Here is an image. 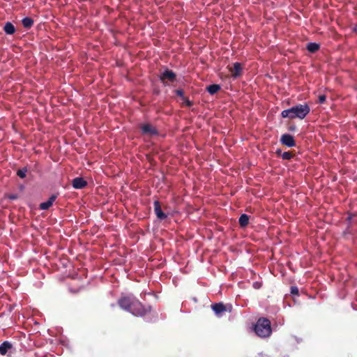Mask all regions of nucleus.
Wrapping results in <instances>:
<instances>
[{"mask_svg":"<svg viewBox=\"0 0 357 357\" xmlns=\"http://www.w3.org/2000/svg\"><path fill=\"white\" fill-rule=\"evenodd\" d=\"M175 93L177 96H180L182 98V100H183L185 98V96H184V91L183 89H176L175 91Z\"/></svg>","mask_w":357,"mask_h":357,"instance_id":"nucleus-21","label":"nucleus"},{"mask_svg":"<svg viewBox=\"0 0 357 357\" xmlns=\"http://www.w3.org/2000/svg\"><path fill=\"white\" fill-rule=\"evenodd\" d=\"M3 30L8 35H12L15 32V28L14 25L9 22L5 24Z\"/></svg>","mask_w":357,"mask_h":357,"instance_id":"nucleus-14","label":"nucleus"},{"mask_svg":"<svg viewBox=\"0 0 357 357\" xmlns=\"http://www.w3.org/2000/svg\"><path fill=\"white\" fill-rule=\"evenodd\" d=\"M294 157V154L291 151H286L282 154V158L283 160H291Z\"/></svg>","mask_w":357,"mask_h":357,"instance_id":"nucleus-20","label":"nucleus"},{"mask_svg":"<svg viewBox=\"0 0 357 357\" xmlns=\"http://www.w3.org/2000/svg\"><path fill=\"white\" fill-rule=\"evenodd\" d=\"M140 129H141L142 133L145 135H149L150 137H152V136L158 135V131L156 129V128L150 123L142 124L140 126Z\"/></svg>","mask_w":357,"mask_h":357,"instance_id":"nucleus-6","label":"nucleus"},{"mask_svg":"<svg viewBox=\"0 0 357 357\" xmlns=\"http://www.w3.org/2000/svg\"><path fill=\"white\" fill-rule=\"evenodd\" d=\"M294 128H295L294 127H290V128H289V130H294Z\"/></svg>","mask_w":357,"mask_h":357,"instance_id":"nucleus-28","label":"nucleus"},{"mask_svg":"<svg viewBox=\"0 0 357 357\" xmlns=\"http://www.w3.org/2000/svg\"><path fill=\"white\" fill-rule=\"evenodd\" d=\"M135 300L132 296H123L118 300V305L121 309L130 312Z\"/></svg>","mask_w":357,"mask_h":357,"instance_id":"nucleus-4","label":"nucleus"},{"mask_svg":"<svg viewBox=\"0 0 357 357\" xmlns=\"http://www.w3.org/2000/svg\"><path fill=\"white\" fill-rule=\"evenodd\" d=\"M261 285H262V284H261V282H255L253 283V287H254L255 289H260V288L261 287Z\"/></svg>","mask_w":357,"mask_h":357,"instance_id":"nucleus-24","label":"nucleus"},{"mask_svg":"<svg viewBox=\"0 0 357 357\" xmlns=\"http://www.w3.org/2000/svg\"><path fill=\"white\" fill-rule=\"evenodd\" d=\"M28 172V169L26 167H23L22 169H18L17 172V175L21 178H24L26 176V173Z\"/></svg>","mask_w":357,"mask_h":357,"instance_id":"nucleus-19","label":"nucleus"},{"mask_svg":"<svg viewBox=\"0 0 357 357\" xmlns=\"http://www.w3.org/2000/svg\"><path fill=\"white\" fill-rule=\"evenodd\" d=\"M86 185L87 182L82 177H76L72 181V185L75 189H82Z\"/></svg>","mask_w":357,"mask_h":357,"instance_id":"nucleus-11","label":"nucleus"},{"mask_svg":"<svg viewBox=\"0 0 357 357\" xmlns=\"http://www.w3.org/2000/svg\"><path fill=\"white\" fill-rule=\"evenodd\" d=\"M319 45L315 43H310L307 45V50L311 52L314 53L317 52L319 49Z\"/></svg>","mask_w":357,"mask_h":357,"instance_id":"nucleus-18","label":"nucleus"},{"mask_svg":"<svg viewBox=\"0 0 357 357\" xmlns=\"http://www.w3.org/2000/svg\"><path fill=\"white\" fill-rule=\"evenodd\" d=\"M238 223L241 227H245L249 223V216L247 214H242L239 218Z\"/></svg>","mask_w":357,"mask_h":357,"instance_id":"nucleus-15","label":"nucleus"},{"mask_svg":"<svg viewBox=\"0 0 357 357\" xmlns=\"http://www.w3.org/2000/svg\"><path fill=\"white\" fill-rule=\"evenodd\" d=\"M151 312L150 306H145L136 298L134 305L130 311L133 315L137 317H144Z\"/></svg>","mask_w":357,"mask_h":357,"instance_id":"nucleus-3","label":"nucleus"},{"mask_svg":"<svg viewBox=\"0 0 357 357\" xmlns=\"http://www.w3.org/2000/svg\"><path fill=\"white\" fill-rule=\"evenodd\" d=\"M183 100L187 107H190L192 105V102L189 100L186 97Z\"/></svg>","mask_w":357,"mask_h":357,"instance_id":"nucleus-23","label":"nucleus"},{"mask_svg":"<svg viewBox=\"0 0 357 357\" xmlns=\"http://www.w3.org/2000/svg\"><path fill=\"white\" fill-rule=\"evenodd\" d=\"M22 24L25 29H30L33 24V20L31 17H26L22 20Z\"/></svg>","mask_w":357,"mask_h":357,"instance_id":"nucleus-17","label":"nucleus"},{"mask_svg":"<svg viewBox=\"0 0 357 357\" xmlns=\"http://www.w3.org/2000/svg\"><path fill=\"white\" fill-rule=\"evenodd\" d=\"M231 75L233 78L236 79L242 75V64L236 62L234 63V66L229 68Z\"/></svg>","mask_w":357,"mask_h":357,"instance_id":"nucleus-8","label":"nucleus"},{"mask_svg":"<svg viewBox=\"0 0 357 357\" xmlns=\"http://www.w3.org/2000/svg\"><path fill=\"white\" fill-rule=\"evenodd\" d=\"M280 141L282 145L287 146V147H294L296 146L294 137L289 134L282 135Z\"/></svg>","mask_w":357,"mask_h":357,"instance_id":"nucleus-7","label":"nucleus"},{"mask_svg":"<svg viewBox=\"0 0 357 357\" xmlns=\"http://www.w3.org/2000/svg\"><path fill=\"white\" fill-rule=\"evenodd\" d=\"M56 197H57L56 195H52L47 202H42L40 204L39 208L40 210H47L52 206V204H53L54 202L56 200Z\"/></svg>","mask_w":357,"mask_h":357,"instance_id":"nucleus-12","label":"nucleus"},{"mask_svg":"<svg viewBox=\"0 0 357 357\" xmlns=\"http://www.w3.org/2000/svg\"><path fill=\"white\" fill-rule=\"evenodd\" d=\"M310 107L307 103L298 104L281 112L283 118L303 119L310 113Z\"/></svg>","mask_w":357,"mask_h":357,"instance_id":"nucleus-1","label":"nucleus"},{"mask_svg":"<svg viewBox=\"0 0 357 357\" xmlns=\"http://www.w3.org/2000/svg\"><path fill=\"white\" fill-rule=\"evenodd\" d=\"M211 308L218 317L222 316V313L227 311L226 307L222 303L213 304Z\"/></svg>","mask_w":357,"mask_h":357,"instance_id":"nucleus-10","label":"nucleus"},{"mask_svg":"<svg viewBox=\"0 0 357 357\" xmlns=\"http://www.w3.org/2000/svg\"><path fill=\"white\" fill-rule=\"evenodd\" d=\"M160 80L165 86L169 84V82L173 83L175 82L176 75L174 72L168 68H166L159 76Z\"/></svg>","mask_w":357,"mask_h":357,"instance_id":"nucleus-5","label":"nucleus"},{"mask_svg":"<svg viewBox=\"0 0 357 357\" xmlns=\"http://www.w3.org/2000/svg\"><path fill=\"white\" fill-rule=\"evenodd\" d=\"M275 153H276V155H277L278 156H280V157L282 158V154L283 153H282L281 149H277V150H276Z\"/></svg>","mask_w":357,"mask_h":357,"instance_id":"nucleus-27","label":"nucleus"},{"mask_svg":"<svg viewBox=\"0 0 357 357\" xmlns=\"http://www.w3.org/2000/svg\"><path fill=\"white\" fill-rule=\"evenodd\" d=\"M326 101V96L324 95L319 96V102L324 103Z\"/></svg>","mask_w":357,"mask_h":357,"instance_id":"nucleus-25","label":"nucleus"},{"mask_svg":"<svg viewBox=\"0 0 357 357\" xmlns=\"http://www.w3.org/2000/svg\"><path fill=\"white\" fill-rule=\"evenodd\" d=\"M8 197L11 200H15V199H17V195H8Z\"/></svg>","mask_w":357,"mask_h":357,"instance_id":"nucleus-26","label":"nucleus"},{"mask_svg":"<svg viewBox=\"0 0 357 357\" xmlns=\"http://www.w3.org/2000/svg\"><path fill=\"white\" fill-rule=\"evenodd\" d=\"M153 208L154 212L159 220H163L167 218V214L162 211L160 203L158 200H155L153 202Z\"/></svg>","mask_w":357,"mask_h":357,"instance_id":"nucleus-9","label":"nucleus"},{"mask_svg":"<svg viewBox=\"0 0 357 357\" xmlns=\"http://www.w3.org/2000/svg\"><path fill=\"white\" fill-rule=\"evenodd\" d=\"M354 31H355V32H357V26H355V28L354 29Z\"/></svg>","mask_w":357,"mask_h":357,"instance_id":"nucleus-29","label":"nucleus"},{"mask_svg":"<svg viewBox=\"0 0 357 357\" xmlns=\"http://www.w3.org/2000/svg\"><path fill=\"white\" fill-rule=\"evenodd\" d=\"M298 289L297 287H291V294H293V295H298Z\"/></svg>","mask_w":357,"mask_h":357,"instance_id":"nucleus-22","label":"nucleus"},{"mask_svg":"<svg viewBox=\"0 0 357 357\" xmlns=\"http://www.w3.org/2000/svg\"><path fill=\"white\" fill-rule=\"evenodd\" d=\"M254 331L257 336L260 337H268L272 333L271 324L268 319L259 318L255 325Z\"/></svg>","mask_w":357,"mask_h":357,"instance_id":"nucleus-2","label":"nucleus"},{"mask_svg":"<svg viewBox=\"0 0 357 357\" xmlns=\"http://www.w3.org/2000/svg\"><path fill=\"white\" fill-rule=\"evenodd\" d=\"M220 86L219 84H211L206 88V91L211 94L214 95L220 90Z\"/></svg>","mask_w":357,"mask_h":357,"instance_id":"nucleus-16","label":"nucleus"},{"mask_svg":"<svg viewBox=\"0 0 357 357\" xmlns=\"http://www.w3.org/2000/svg\"><path fill=\"white\" fill-rule=\"evenodd\" d=\"M13 348V344L8 341H4L0 344V354L3 356L8 354V351Z\"/></svg>","mask_w":357,"mask_h":357,"instance_id":"nucleus-13","label":"nucleus"}]
</instances>
